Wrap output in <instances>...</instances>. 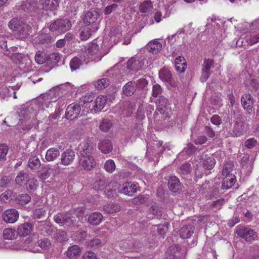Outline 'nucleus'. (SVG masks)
Returning a JSON list of instances; mask_svg holds the SVG:
<instances>
[{
	"mask_svg": "<svg viewBox=\"0 0 259 259\" xmlns=\"http://www.w3.org/2000/svg\"><path fill=\"white\" fill-rule=\"evenodd\" d=\"M54 220L60 226L65 228L73 227L76 222V217L68 212L58 213L54 217Z\"/></svg>",
	"mask_w": 259,
	"mask_h": 259,
	"instance_id": "nucleus-1",
	"label": "nucleus"
},
{
	"mask_svg": "<svg viewBox=\"0 0 259 259\" xmlns=\"http://www.w3.org/2000/svg\"><path fill=\"white\" fill-rule=\"evenodd\" d=\"M85 54L92 61L97 62L100 61L105 55L99 45L96 42H92L88 45L85 49Z\"/></svg>",
	"mask_w": 259,
	"mask_h": 259,
	"instance_id": "nucleus-2",
	"label": "nucleus"
},
{
	"mask_svg": "<svg viewBox=\"0 0 259 259\" xmlns=\"http://www.w3.org/2000/svg\"><path fill=\"white\" fill-rule=\"evenodd\" d=\"M98 12L95 10H90L84 15L83 21L85 25L92 27L93 31H97L99 26L100 19Z\"/></svg>",
	"mask_w": 259,
	"mask_h": 259,
	"instance_id": "nucleus-3",
	"label": "nucleus"
},
{
	"mask_svg": "<svg viewBox=\"0 0 259 259\" xmlns=\"http://www.w3.org/2000/svg\"><path fill=\"white\" fill-rule=\"evenodd\" d=\"M72 26L70 21L66 19H59L55 20L49 27L52 32H57L58 33H64L69 30Z\"/></svg>",
	"mask_w": 259,
	"mask_h": 259,
	"instance_id": "nucleus-4",
	"label": "nucleus"
},
{
	"mask_svg": "<svg viewBox=\"0 0 259 259\" xmlns=\"http://www.w3.org/2000/svg\"><path fill=\"white\" fill-rule=\"evenodd\" d=\"M236 233L247 242H251L257 239V232L254 229L249 227H238Z\"/></svg>",
	"mask_w": 259,
	"mask_h": 259,
	"instance_id": "nucleus-5",
	"label": "nucleus"
},
{
	"mask_svg": "<svg viewBox=\"0 0 259 259\" xmlns=\"http://www.w3.org/2000/svg\"><path fill=\"white\" fill-rule=\"evenodd\" d=\"M32 108L31 107H28L25 109H22L20 111L16 113L15 116H18L20 118L19 119L20 121L21 122L22 124H23V122H26L25 125H24L22 128L24 130H29L32 127V125L29 122V117L31 114V111Z\"/></svg>",
	"mask_w": 259,
	"mask_h": 259,
	"instance_id": "nucleus-6",
	"label": "nucleus"
},
{
	"mask_svg": "<svg viewBox=\"0 0 259 259\" xmlns=\"http://www.w3.org/2000/svg\"><path fill=\"white\" fill-rule=\"evenodd\" d=\"M94 145L91 141L87 139L79 144L78 147L79 156L92 155Z\"/></svg>",
	"mask_w": 259,
	"mask_h": 259,
	"instance_id": "nucleus-7",
	"label": "nucleus"
},
{
	"mask_svg": "<svg viewBox=\"0 0 259 259\" xmlns=\"http://www.w3.org/2000/svg\"><path fill=\"white\" fill-rule=\"evenodd\" d=\"M214 61L211 59H205L202 64V75L200 80L205 82L209 78L211 72L210 69L214 67Z\"/></svg>",
	"mask_w": 259,
	"mask_h": 259,
	"instance_id": "nucleus-8",
	"label": "nucleus"
},
{
	"mask_svg": "<svg viewBox=\"0 0 259 259\" xmlns=\"http://www.w3.org/2000/svg\"><path fill=\"white\" fill-rule=\"evenodd\" d=\"M75 157V153L73 150L66 149L61 155L60 163L64 166H68L73 162Z\"/></svg>",
	"mask_w": 259,
	"mask_h": 259,
	"instance_id": "nucleus-9",
	"label": "nucleus"
},
{
	"mask_svg": "<svg viewBox=\"0 0 259 259\" xmlns=\"http://www.w3.org/2000/svg\"><path fill=\"white\" fill-rule=\"evenodd\" d=\"M79 164L81 167L87 170H91L96 165V162L92 155L79 156Z\"/></svg>",
	"mask_w": 259,
	"mask_h": 259,
	"instance_id": "nucleus-10",
	"label": "nucleus"
},
{
	"mask_svg": "<svg viewBox=\"0 0 259 259\" xmlns=\"http://www.w3.org/2000/svg\"><path fill=\"white\" fill-rule=\"evenodd\" d=\"M248 128V124H247L244 121H237L233 127L231 134L233 137H240L245 133Z\"/></svg>",
	"mask_w": 259,
	"mask_h": 259,
	"instance_id": "nucleus-11",
	"label": "nucleus"
},
{
	"mask_svg": "<svg viewBox=\"0 0 259 259\" xmlns=\"http://www.w3.org/2000/svg\"><path fill=\"white\" fill-rule=\"evenodd\" d=\"M19 215L18 211L15 209L12 208L5 210L2 214V218L6 223H14L17 221Z\"/></svg>",
	"mask_w": 259,
	"mask_h": 259,
	"instance_id": "nucleus-12",
	"label": "nucleus"
},
{
	"mask_svg": "<svg viewBox=\"0 0 259 259\" xmlns=\"http://www.w3.org/2000/svg\"><path fill=\"white\" fill-rule=\"evenodd\" d=\"M144 65L142 57H132L127 62V68L131 70H139Z\"/></svg>",
	"mask_w": 259,
	"mask_h": 259,
	"instance_id": "nucleus-13",
	"label": "nucleus"
},
{
	"mask_svg": "<svg viewBox=\"0 0 259 259\" xmlns=\"http://www.w3.org/2000/svg\"><path fill=\"white\" fill-rule=\"evenodd\" d=\"M80 105L75 103L70 104L66 110V117L68 119H73L76 117L81 111Z\"/></svg>",
	"mask_w": 259,
	"mask_h": 259,
	"instance_id": "nucleus-14",
	"label": "nucleus"
},
{
	"mask_svg": "<svg viewBox=\"0 0 259 259\" xmlns=\"http://www.w3.org/2000/svg\"><path fill=\"white\" fill-rule=\"evenodd\" d=\"M254 102V100L253 97L249 93H245L241 97V105L243 108L247 111L252 110Z\"/></svg>",
	"mask_w": 259,
	"mask_h": 259,
	"instance_id": "nucleus-15",
	"label": "nucleus"
},
{
	"mask_svg": "<svg viewBox=\"0 0 259 259\" xmlns=\"http://www.w3.org/2000/svg\"><path fill=\"white\" fill-rule=\"evenodd\" d=\"M33 228V226L31 223H24L18 227L17 233L20 237H25L31 233Z\"/></svg>",
	"mask_w": 259,
	"mask_h": 259,
	"instance_id": "nucleus-16",
	"label": "nucleus"
},
{
	"mask_svg": "<svg viewBox=\"0 0 259 259\" xmlns=\"http://www.w3.org/2000/svg\"><path fill=\"white\" fill-rule=\"evenodd\" d=\"M107 101V97L103 95L99 96L92 104V108L95 111L101 110L106 105Z\"/></svg>",
	"mask_w": 259,
	"mask_h": 259,
	"instance_id": "nucleus-17",
	"label": "nucleus"
},
{
	"mask_svg": "<svg viewBox=\"0 0 259 259\" xmlns=\"http://www.w3.org/2000/svg\"><path fill=\"white\" fill-rule=\"evenodd\" d=\"M94 99V95L91 93H86L84 95L80 98L79 104L82 107L84 106L86 108H91L92 102Z\"/></svg>",
	"mask_w": 259,
	"mask_h": 259,
	"instance_id": "nucleus-18",
	"label": "nucleus"
},
{
	"mask_svg": "<svg viewBox=\"0 0 259 259\" xmlns=\"http://www.w3.org/2000/svg\"><path fill=\"white\" fill-rule=\"evenodd\" d=\"M168 186L169 190L174 193L178 192L181 189V184L179 179L176 176L170 177Z\"/></svg>",
	"mask_w": 259,
	"mask_h": 259,
	"instance_id": "nucleus-19",
	"label": "nucleus"
},
{
	"mask_svg": "<svg viewBox=\"0 0 259 259\" xmlns=\"http://www.w3.org/2000/svg\"><path fill=\"white\" fill-rule=\"evenodd\" d=\"M137 192V186L132 182H127L123 184L120 192L128 196H132Z\"/></svg>",
	"mask_w": 259,
	"mask_h": 259,
	"instance_id": "nucleus-20",
	"label": "nucleus"
},
{
	"mask_svg": "<svg viewBox=\"0 0 259 259\" xmlns=\"http://www.w3.org/2000/svg\"><path fill=\"white\" fill-rule=\"evenodd\" d=\"M172 75L171 72L166 68H163L159 71V78L164 82L172 85Z\"/></svg>",
	"mask_w": 259,
	"mask_h": 259,
	"instance_id": "nucleus-21",
	"label": "nucleus"
},
{
	"mask_svg": "<svg viewBox=\"0 0 259 259\" xmlns=\"http://www.w3.org/2000/svg\"><path fill=\"white\" fill-rule=\"evenodd\" d=\"M103 218V215L101 212H94L89 215L88 222L92 225L97 226L101 223Z\"/></svg>",
	"mask_w": 259,
	"mask_h": 259,
	"instance_id": "nucleus-22",
	"label": "nucleus"
},
{
	"mask_svg": "<svg viewBox=\"0 0 259 259\" xmlns=\"http://www.w3.org/2000/svg\"><path fill=\"white\" fill-rule=\"evenodd\" d=\"M157 107V110L160 112L161 114H164L165 113L168 102L167 99L163 96H161L155 102Z\"/></svg>",
	"mask_w": 259,
	"mask_h": 259,
	"instance_id": "nucleus-23",
	"label": "nucleus"
},
{
	"mask_svg": "<svg viewBox=\"0 0 259 259\" xmlns=\"http://www.w3.org/2000/svg\"><path fill=\"white\" fill-rule=\"evenodd\" d=\"M60 155V152L58 148H51L47 151L45 159L48 162L53 161L56 160Z\"/></svg>",
	"mask_w": 259,
	"mask_h": 259,
	"instance_id": "nucleus-24",
	"label": "nucleus"
},
{
	"mask_svg": "<svg viewBox=\"0 0 259 259\" xmlns=\"http://www.w3.org/2000/svg\"><path fill=\"white\" fill-rule=\"evenodd\" d=\"M175 68L179 73H182L185 71L187 68V63L183 57L179 56L175 59Z\"/></svg>",
	"mask_w": 259,
	"mask_h": 259,
	"instance_id": "nucleus-25",
	"label": "nucleus"
},
{
	"mask_svg": "<svg viewBox=\"0 0 259 259\" xmlns=\"http://www.w3.org/2000/svg\"><path fill=\"white\" fill-rule=\"evenodd\" d=\"M81 252V248L78 245H74L69 247L66 255L70 259H75L80 255Z\"/></svg>",
	"mask_w": 259,
	"mask_h": 259,
	"instance_id": "nucleus-26",
	"label": "nucleus"
},
{
	"mask_svg": "<svg viewBox=\"0 0 259 259\" xmlns=\"http://www.w3.org/2000/svg\"><path fill=\"white\" fill-rule=\"evenodd\" d=\"M98 148L103 153H109L112 150V145L110 140L104 139L98 143Z\"/></svg>",
	"mask_w": 259,
	"mask_h": 259,
	"instance_id": "nucleus-27",
	"label": "nucleus"
},
{
	"mask_svg": "<svg viewBox=\"0 0 259 259\" xmlns=\"http://www.w3.org/2000/svg\"><path fill=\"white\" fill-rule=\"evenodd\" d=\"M136 91V81H131L126 83L123 87L122 92L126 96H132Z\"/></svg>",
	"mask_w": 259,
	"mask_h": 259,
	"instance_id": "nucleus-28",
	"label": "nucleus"
},
{
	"mask_svg": "<svg viewBox=\"0 0 259 259\" xmlns=\"http://www.w3.org/2000/svg\"><path fill=\"white\" fill-rule=\"evenodd\" d=\"M195 228L191 225H186L182 227L180 232V235L182 238L187 239L190 238L193 234Z\"/></svg>",
	"mask_w": 259,
	"mask_h": 259,
	"instance_id": "nucleus-29",
	"label": "nucleus"
},
{
	"mask_svg": "<svg viewBox=\"0 0 259 259\" xmlns=\"http://www.w3.org/2000/svg\"><path fill=\"white\" fill-rule=\"evenodd\" d=\"M96 31L93 30L92 27L84 25L80 29V39L82 40H86L90 38L93 33Z\"/></svg>",
	"mask_w": 259,
	"mask_h": 259,
	"instance_id": "nucleus-30",
	"label": "nucleus"
},
{
	"mask_svg": "<svg viewBox=\"0 0 259 259\" xmlns=\"http://www.w3.org/2000/svg\"><path fill=\"white\" fill-rule=\"evenodd\" d=\"M236 182L235 175H230L225 177L223 179L222 188L223 189H228L231 188Z\"/></svg>",
	"mask_w": 259,
	"mask_h": 259,
	"instance_id": "nucleus-31",
	"label": "nucleus"
},
{
	"mask_svg": "<svg viewBox=\"0 0 259 259\" xmlns=\"http://www.w3.org/2000/svg\"><path fill=\"white\" fill-rule=\"evenodd\" d=\"M35 3H31L28 1H23L20 5L17 6L18 9H21L28 12L34 11L35 10Z\"/></svg>",
	"mask_w": 259,
	"mask_h": 259,
	"instance_id": "nucleus-32",
	"label": "nucleus"
},
{
	"mask_svg": "<svg viewBox=\"0 0 259 259\" xmlns=\"http://www.w3.org/2000/svg\"><path fill=\"white\" fill-rule=\"evenodd\" d=\"M42 8L46 10H53L58 6V3L56 0H39Z\"/></svg>",
	"mask_w": 259,
	"mask_h": 259,
	"instance_id": "nucleus-33",
	"label": "nucleus"
},
{
	"mask_svg": "<svg viewBox=\"0 0 259 259\" xmlns=\"http://www.w3.org/2000/svg\"><path fill=\"white\" fill-rule=\"evenodd\" d=\"M148 50L152 53H157L162 48V45L156 40L151 41L147 46Z\"/></svg>",
	"mask_w": 259,
	"mask_h": 259,
	"instance_id": "nucleus-34",
	"label": "nucleus"
},
{
	"mask_svg": "<svg viewBox=\"0 0 259 259\" xmlns=\"http://www.w3.org/2000/svg\"><path fill=\"white\" fill-rule=\"evenodd\" d=\"M31 30V26L26 23H23L21 28L17 31L18 35L21 38H25L29 35Z\"/></svg>",
	"mask_w": 259,
	"mask_h": 259,
	"instance_id": "nucleus-35",
	"label": "nucleus"
},
{
	"mask_svg": "<svg viewBox=\"0 0 259 259\" xmlns=\"http://www.w3.org/2000/svg\"><path fill=\"white\" fill-rule=\"evenodd\" d=\"M29 179V175L27 172L20 171L17 176L15 181L19 185H23L26 184Z\"/></svg>",
	"mask_w": 259,
	"mask_h": 259,
	"instance_id": "nucleus-36",
	"label": "nucleus"
},
{
	"mask_svg": "<svg viewBox=\"0 0 259 259\" xmlns=\"http://www.w3.org/2000/svg\"><path fill=\"white\" fill-rule=\"evenodd\" d=\"M23 24V22L22 21L17 18H14L9 22L8 26L11 30L17 31L21 28Z\"/></svg>",
	"mask_w": 259,
	"mask_h": 259,
	"instance_id": "nucleus-37",
	"label": "nucleus"
},
{
	"mask_svg": "<svg viewBox=\"0 0 259 259\" xmlns=\"http://www.w3.org/2000/svg\"><path fill=\"white\" fill-rule=\"evenodd\" d=\"M40 160L36 156L31 157L28 162V167L33 170L38 169L40 166Z\"/></svg>",
	"mask_w": 259,
	"mask_h": 259,
	"instance_id": "nucleus-38",
	"label": "nucleus"
},
{
	"mask_svg": "<svg viewBox=\"0 0 259 259\" xmlns=\"http://www.w3.org/2000/svg\"><path fill=\"white\" fill-rule=\"evenodd\" d=\"M103 210L108 213H112L119 211L120 206L116 203H110L104 205Z\"/></svg>",
	"mask_w": 259,
	"mask_h": 259,
	"instance_id": "nucleus-39",
	"label": "nucleus"
},
{
	"mask_svg": "<svg viewBox=\"0 0 259 259\" xmlns=\"http://www.w3.org/2000/svg\"><path fill=\"white\" fill-rule=\"evenodd\" d=\"M234 164L232 161L227 162L224 166L222 170L223 176L226 177L230 175H234L232 174Z\"/></svg>",
	"mask_w": 259,
	"mask_h": 259,
	"instance_id": "nucleus-40",
	"label": "nucleus"
},
{
	"mask_svg": "<svg viewBox=\"0 0 259 259\" xmlns=\"http://www.w3.org/2000/svg\"><path fill=\"white\" fill-rule=\"evenodd\" d=\"M16 200L19 204L24 205L30 201L31 197L27 194H21L17 196Z\"/></svg>",
	"mask_w": 259,
	"mask_h": 259,
	"instance_id": "nucleus-41",
	"label": "nucleus"
},
{
	"mask_svg": "<svg viewBox=\"0 0 259 259\" xmlns=\"http://www.w3.org/2000/svg\"><path fill=\"white\" fill-rule=\"evenodd\" d=\"M139 9L142 13H148L152 9V4L150 1H144L140 5Z\"/></svg>",
	"mask_w": 259,
	"mask_h": 259,
	"instance_id": "nucleus-42",
	"label": "nucleus"
},
{
	"mask_svg": "<svg viewBox=\"0 0 259 259\" xmlns=\"http://www.w3.org/2000/svg\"><path fill=\"white\" fill-rule=\"evenodd\" d=\"M82 59L78 57H75L71 59L70 62V66L72 71L77 70L79 68L80 65L82 64Z\"/></svg>",
	"mask_w": 259,
	"mask_h": 259,
	"instance_id": "nucleus-43",
	"label": "nucleus"
},
{
	"mask_svg": "<svg viewBox=\"0 0 259 259\" xmlns=\"http://www.w3.org/2000/svg\"><path fill=\"white\" fill-rule=\"evenodd\" d=\"M109 84V80L107 78H103L95 82V87L99 90H102L107 87Z\"/></svg>",
	"mask_w": 259,
	"mask_h": 259,
	"instance_id": "nucleus-44",
	"label": "nucleus"
},
{
	"mask_svg": "<svg viewBox=\"0 0 259 259\" xmlns=\"http://www.w3.org/2000/svg\"><path fill=\"white\" fill-rule=\"evenodd\" d=\"M215 163V161L214 158L210 157L203 160V166L206 169L210 170L213 168Z\"/></svg>",
	"mask_w": 259,
	"mask_h": 259,
	"instance_id": "nucleus-45",
	"label": "nucleus"
},
{
	"mask_svg": "<svg viewBox=\"0 0 259 259\" xmlns=\"http://www.w3.org/2000/svg\"><path fill=\"white\" fill-rule=\"evenodd\" d=\"M112 123L111 121L107 119H104L100 124V130L104 132H108L112 127Z\"/></svg>",
	"mask_w": 259,
	"mask_h": 259,
	"instance_id": "nucleus-46",
	"label": "nucleus"
},
{
	"mask_svg": "<svg viewBox=\"0 0 259 259\" xmlns=\"http://www.w3.org/2000/svg\"><path fill=\"white\" fill-rule=\"evenodd\" d=\"M27 189L30 191L35 190L38 186V182L34 178L29 179L26 183Z\"/></svg>",
	"mask_w": 259,
	"mask_h": 259,
	"instance_id": "nucleus-47",
	"label": "nucleus"
},
{
	"mask_svg": "<svg viewBox=\"0 0 259 259\" xmlns=\"http://www.w3.org/2000/svg\"><path fill=\"white\" fill-rule=\"evenodd\" d=\"M9 57L15 63H21L24 58V55L21 53H11L9 55Z\"/></svg>",
	"mask_w": 259,
	"mask_h": 259,
	"instance_id": "nucleus-48",
	"label": "nucleus"
},
{
	"mask_svg": "<svg viewBox=\"0 0 259 259\" xmlns=\"http://www.w3.org/2000/svg\"><path fill=\"white\" fill-rule=\"evenodd\" d=\"M3 237L5 239H14L15 237V230L10 228L4 229L3 231Z\"/></svg>",
	"mask_w": 259,
	"mask_h": 259,
	"instance_id": "nucleus-49",
	"label": "nucleus"
},
{
	"mask_svg": "<svg viewBox=\"0 0 259 259\" xmlns=\"http://www.w3.org/2000/svg\"><path fill=\"white\" fill-rule=\"evenodd\" d=\"M41 231V234L44 235H50L54 231V228L53 226L50 225L48 224L44 223L42 225Z\"/></svg>",
	"mask_w": 259,
	"mask_h": 259,
	"instance_id": "nucleus-50",
	"label": "nucleus"
},
{
	"mask_svg": "<svg viewBox=\"0 0 259 259\" xmlns=\"http://www.w3.org/2000/svg\"><path fill=\"white\" fill-rule=\"evenodd\" d=\"M39 39L42 43H50L54 41L55 37L51 34H41L39 35Z\"/></svg>",
	"mask_w": 259,
	"mask_h": 259,
	"instance_id": "nucleus-51",
	"label": "nucleus"
},
{
	"mask_svg": "<svg viewBox=\"0 0 259 259\" xmlns=\"http://www.w3.org/2000/svg\"><path fill=\"white\" fill-rule=\"evenodd\" d=\"M38 246L44 250H48L50 248L51 243L48 238H42L38 241Z\"/></svg>",
	"mask_w": 259,
	"mask_h": 259,
	"instance_id": "nucleus-52",
	"label": "nucleus"
},
{
	"mask_svg": "<svg viewBox=\"0 0 259 259\" xmlns=\"http://www.w3.org/2000/svg\"><path fill=\"white\" fill-rule=\"evenodd\" d=\"M191 170V166L189 163H186L182 164L179 169V172L183 176L189 174Z\"/></svg>",
	"mask_w": 259,
	"mask_h": 259,
	"instance_id": "nucleus-53",
	"label": "nucleus"
},
{
	"mask_svg": "<svg viewBox=\"0 0 259 259\" xmlns=\"http://www.w3.org/2000/svg\"><path fill=\"white\" fill-rule=\"evenodd\" d=\"M115 164L112 159L108 160L104 164L105 169L109 173L113 172L115 169Z\"/></svg>",
	"mask_w": 259,
	"mask_h": 259,
	"instance_id": "nucleus-54",
	"label": "nucleus"
},
{
	"mask_svg": "<svg viewBox=\"0 0 259 259\" xmlns=\"http://www.w3.org/2000/svg\"><path fill=\"white\" fill-rule=\"evenodd\" d=\"M147 196L144 195H141L134 198L132 200V202L134 204L140 205L144 203L147 201Z\"/></svg>",
	"mask_w": 259,
	"mask_h": 259,
	"instance_id": "nucleus-55",
	"label": "nucleus"
},
{
	"mask_svg": "<svg viewBox=\"0 0 259 259\" xmlns=\"http://www.w3.org/2000/svg\"><path fill=\"white\" fill-rule=\"evenodd\" d=\"M162 88L159 84H155L153 85L152 93V96L153 97H158L162 94Z\"/></svg>",
	"mask_w": 259,
	"mask_h": 259,
	"instance_id": "nucleus-56",
	"label": "nucleus"
},
{
	"mask_svg": "<svg viewBox=\"0 0 259 259\" xmlns=\"http://www.w3.org/2000/svg\"><path fill=\"white\" fill-rule=\"evenodd\" d=\"M105 184V181L103 179L97 180L93 184V188L96 190H102L104 188Z\"/></svg>",
	"mask_w": 259,
	"mask_h": 259,
	"instance_id": "nucleus-57",
	"label": "nucleus"
},
{
	"mask_svg": "<svg viewBox=\"0 0 259 259\" xmlns=\"http://www.w3.org/2000/svg\"><path fill=\"white\" fill-rule=\"evenodd\" d=\"M9 147L5 144L0 145V160H4L8 154Z\"/></svg>",
	"mask_w": 259,
	"mask_h": 259,
	"instance_id": "nucleus-58",
	"label": "nucleus"
},
{
	"mask_svg": "<svg viewBox=\"0 0 259 259\" xmlns=\"http://www.w3.org/2000/svg\"><path fill=\"white\" fill-rule=\"evenodd\" d=\"M35 60L38 64L44 63L46 60L45 54L42 52H37L35 56Z\"/></svg>",
	"mask_w": 259,
	"mask_h": 259,
	"instance_id": "nucleus-59",
	"label": "nucleus"
},
{
	"mask_svg": "<svg viewBox=\"0 0 259 259\" xmlns=\"http://www.w3.org/2000/svg\"><path fill=\"white\" fill-rule=\"evenodd\" d=\"M45 213H46V210L44 208L41 207V208H36L33 211V216L34 218H37V219H40L43 216L45 215Z\"/></svg>",
	"mask_w": 259,
	"mask_h": 259,
	"instance_id": "nucleus-60",
	"label": "nucleus"
},
{
	"mask_svg": "<svg viewBox=\"0 0 259 259\" xmlns=\"http://www.w3.org/2000/svg\"><path fill=\"white\" fill-rule=\"evenodd\" d=\"M11 183V179L8 176H3L0 180V187L7 188Z\"/></svg>",
	"mask_w": 259,
	"mask_h": 259,
	"instance_id": "nucleus-61",
	"label": "nucleus"
},
{
	"mask_svg": "<svg viewBox=\"0 0 259 259\" xmlns=\"http://www.w3.org/2000/svg\"><path fill=\"white\" fill-rule=\"evenodd\" d=\"M225 202V201L224 199H220L212 202L210 204V206L212 208L215 209V210L219 209L221 208L222 206L224 204Z\"/></svg>",
	"mask_w": 259,
	"mask_h": 259,
	"instance_id": "nucleus-62",
	"label": "nucleus"
},
{
	"mask_svg": "<svg viewBox=\"0 0 259 259\" xmlns=\"http://www.w3.org/2000/svg\"><path fill=\"white\" fill-rule=\"evenodd\" d=\"M148 81L144 78H140L136 81V86L138 88L144 89L148 85Z\"/></svg>",
	"mask_w": 259,
	"mask_h": 259,
	"instance_id": "nucleus-63",
	"label": "nucleus"
},
{
	"mask_svg": "<svg viewBox=\"0 0 259 259\" xmlns=\"http://www.w3.org/2000/svg\"><path fill=\"white\" fill-rule=\"evenodd\" d=\"M118 8V5L115 4H113L110 6H107L105 7L104 13L105 15H108L110 14L112 12L116 11Z\"/></svg>",
	"mask_w": 259,
	"mask_h": 259,
	"instance_id": "nucleus-64",
	"label": "nucleus"
}]
</instances>
